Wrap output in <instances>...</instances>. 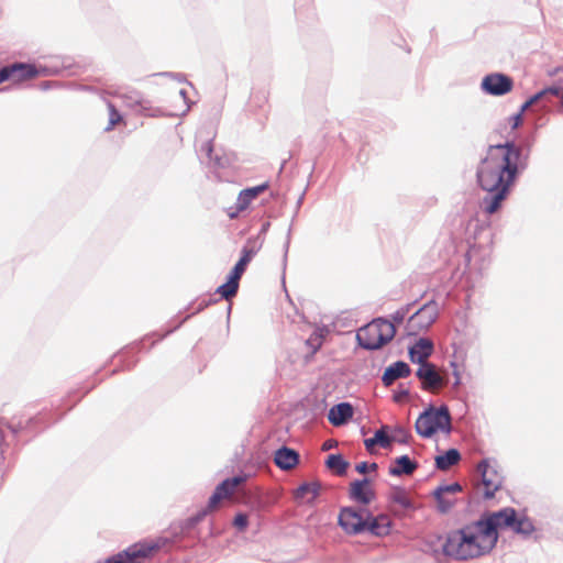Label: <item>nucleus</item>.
Segmentation results:
<instances>
[{
	"mask_svg": "<svg viewBox=\"0 0 563 563\" xmlns=\"http://www.w3.org/2000/svg\"><path fill=\"white\" fill-rule=\"evenodd\" d=\"M327 466L342 475L345 473L349 463L341 455L331 454L328 456Z\"/></svg>",
	"mask_w": 563,
	"mask_h": 563,
	"instance_id": "393cba45",
	"label": "nucleus"
},
{
	"mask_svg": "<svg viewBox=\"0 0 563 563\" xmlns=\"http://www.w3.org/2000/svg\"><path fill=\"white\" fill-rule=\"evenodd\" d=\"M266 185H260L242 190L236 199L234 210L233 208L229 209V217L231 219L238 217V214L244 211L250 206V203L266 189Z\"/></svg>",
	"mask_w": 563,
	"mask_h": 563,
	"instance_id": "4468645a",
	"label": "nucleus"
},
{
	"mask_svg": "<svg viewBox=\"0 0 563 563\" xmlns=\"http://www.w3.org/2000/svg\"><path fill=\"white\" fill-rule=\"evenodd\" d=\"M407 395H408V391H407V390H404V391L399 393V395H397V396L395 397V399H396L397 401H400L401 397H402V396H407Z\"/></svg>",
	"mask_w": 563,
	"mask_h": 563,
	"instance_id": "58836bf2",
	"label": "nucleus"
},
{
	"mask_svg": "<svg viewBox=\"0 0 563 563\" xmlns=\"http://www.w3.org/2000/svg\"><path fill=\"white\" fill-rule=\"evenodd\" d=\"M478 472L482 475L485 498L494 497L503 484L501 476L486 461L478 464Z\"/></svg>",
	"mask_w": 563,
	"mask_h": 563,
	"instance_id": "9d476101",
	"label": "nucleus"
},
{
	"mask_svg": "<svg viewBox=\"0 0 563 563\" xmlns=\"http://www.w3.org/2000/svg\"><path fill=\"white\" fill-rule=\"evenodd\" d=\"M243 481L244 477L236 476L225 479L220 485H218L209 499L208 507L191 519L192 523H197L202 520L209 510L214 509L222 499L230 497Z\"/></svg>",
	"mask_w": 563,
	"mask_h": 563,
	"instance_id": "0eeeda50",
	"label": "nucleus"
},
{
	"mask_svg": "<svg viewBox=\"0 0 563 563\" xmlns=\"http://www.w3.org/2000/svg\"><path fill=\"white\" fill-rule=\"evenodd\" d=\"M234 527L239 530H244L247 527V517L244 514H238L233 521Z\"/></svg>",
	"mask_w": 563,
	"mask_h": 563,
	"instance_id": "7c9ffc66",
	"label": "nucleus"
},
{
	"mask_svg": "<svg viewBox=\"0 0 563 563\" xmlns=\"http://www.w3.org/2000/svg\"><path fill=\"white\" fill-rule=\"evenodd\" d=\"M454 375H455V377H456V382H455V384L457 385V384H460V375H459V373H457V372H454Z\"/></svg>",
	"mask_w": 563,
	"mask_h": 563,
	"instance_id": "79ce46f5",
	"label": "nucleus"
},
{
	"mask_svg": "<svg viewBox=\"0 0 563 563\" xmlns=\"http://www.w3.org/2000/svg\"><path fill=\"white\" fill-rule=\"evenodd\" d=\"M410 373V367L405 362H396L388 366L383 375V383L386 386L391 385L396 379L400 377H406Z\"/></svg>",
	"mask_w": 563,
	"mask_h": 563,
	"instance_id": "6ab92c4d",
	"label": "nucleus"
},
{
	"mask_svg": "<svg viewBox=\"0 0 563 563\" xmlns=\"http://www.w3.org/2000/svg\"><path fill=\"white\" fill-rule=\"evenodd\" d=\"M495 545L490 528L478 520L450 532L443 551L455 560H468L489 553Z\"/></svg>",
	"mask_w": 563,
	"mask_h": 563,
	"instance_id": "f03ea898",
	"label": "nucleus"
},
{
	"mask_svg": "<svg viewBox=\"0 0 563 563\" xmlns=\"http://www.w3.org/2000/svg\"><path fill=\"white\" fill-rule=\"evenodd\" d=\"M353 416V407L347 402L333 406L328 413V419L333 426L344 424Z\"/></svg>",
	"mask_w": 563,
	"mask_h": 563,
	"instance_id": "a211bd4d",
	"label": "nucleus"
},
{
	"mask_svg": "<svg viewBox=\"0 0 563 563\" xmlns=\"http://www.w3.org/2000/svg\"><path fill=\"white\" fill-rule=\"evenodd\" d=\"M319 492L318 483H306L297 488L295 498L300 503L311 504L318 497Z\"/></svg>",
	"mask_w": 563,
	"mask_h": 563,
	"instance_id": "412c9836",
	"label": "nucleus"
},
{
	"mask_svg": "<svg viewBox=\"0 0 563 563\" xmlns=\"http://www.w3.org/2000/svg\"><path fill=\"white\" fill-rule=\"evenodd\" d=\"M207 152V155L209 156V158L211 159V153H212V145L210 142L206 143L205 147H203Z\"/></svg>",
	"mask_w": 563,
	"mask_h": 563,
	"instance_id": "e433bc0d",
	"label": "nucleus"
},
{
	"mask_svg": "<svg viewBox=\"0 0 563 563\" xmlns=\"http://www.w3.org/2000/svg\"><path fill=\"white\" fill-rule=\"evenodd\" d=\"M543 90L545 92V96L547 95H553V96L560 97L562 95V92H563L562 88L558 87V86L549 87V88H545Z\"/></svg>",
	"mask_w": 563,
	"mask_h": 563,
	"instance_id": "473e14b6",
	"label": "nucleus"
},
{
	"mask_svg": "<svg viewBox=\"0 0 563 563\" xmlns=\"http://www.w3.org/2000/svg\"><path fill=\"white\" fill-rule=\"evenodd\" d=\"M417 468V463L411 461L407 455L397 457L389 468V473L394 476H400L402 474L410 475Z\"/></svg>",
	"mask_w": 563,
	"mask_h": 563,
	"instance_id": "4be33fe9",
	"label": "nucleus"
},
{
	"mask_svg": "<svg viewBox=\"0 0 563 563\" xmlns=\"http://www.w3.org/2000/svg\"><path fill=\"white\" fill-rule=\"evenodd\" d=\"M460 460L461 454L456 449H450L445 453L437 455L434 459L437 468L441 471L449 470L451 466L457 464Z\"/></svg>",
	"mask_w": 563,
	"mask_h": 563,
	"instance_id": "5701e85b",
	"label": "nucleus"
},
{
	"mask_svg": "<svg viewBox=\"0 0 563 563\" xmlns=\"http://www.w3.org/2000/svg\"><path fill=\"white\" fill-rule=\"evenodd\" d=\"M560 71H561V74H562V79H563V68H562Z\"/></svg>",
	"mask_w": 563,
	"mask_h": 563,
	"instance_id": "c03bdc74",
	"label": "nucleus"
},
{
	"mask_svg": "<svg viewBox=\"0 0 563 563\" xmlns=\"http://www.w3.org/2000/svg\"><path fill=\"white\" fill-rule=\"evenodd\" d=\"M416 375L421 380L422 387L427 390H434L443 385V378L431 363L420 365Z\"/></svg>",
	"mask_w": 563,
	"mask_h": 563,
	"instance_id": "ddd939ff",
	"label": "nucleus"
},
{
	"mask_svg": "<svg viewBox=\"0 0 563 563\" xmlns=\"http://www.w3.org/2000/svg\"><path fill=\"white\" fill-rule=\"evenodd\" d=\"M484 526H488L495 537V543L498 540V529L509 528L516 533L530 536L534 531L532 521L525 517H518L514 508H504L501 510L488 514L481 519Z\"/></svg>",
	"mask_w": 563,
	"mask_h": 563,
	"instance_id": "7ed1b4c3",
	"label": "nucleus"
},
{
	"mask_svg": "<svg viewBox=\"0 0 563 563\" xmlns=\"http://www.w3.org/2000/svg\"><path fill=\"white\" fill-rule=\"evenodd\" d=\"M439 308L434 301H430L422 306L415 314H412L407 323L409 334H417L427 330L438 318Z\"/></svg>",
	"mask_w": 563,
	"mask_h": 563,
	"instance_id": "423d86ee",
	"label": "nucleus"
},
{
	"mask_svg": "<svg viewBox=\"0 0 563 563\" xmlns=\"http://www.w3.org/2000/svg\"><path fill=\"white\" fill-rule=\"evenodd\" d=\"M519 156V148L507 143L490 146L481 163L477 178L481 187L488 192L482 201V207L488 214L495 213L505 200L517 175Z\"/></svg>",
	"mask_w": 563,
	"mask_h": 563,
	"instance_id": "f257e3e1",
	"label": "nucleus"
},
{
	"mask_svg": "<svg viewBox=\"0 0 563 563\" xmlns=\"http://www.w3.org/2000/svg\"><path fill=\"white\" fill-rule=\"evenodd\" d=\"M247 264L244 263V261H239L234 268L232 269V272L230 273L229 277H231V279H234L239 283L242 274L244 273L245 268H246Z\"/></svg>",
	"mask_w": 563,
	"mask_h": 563,
	"instance_id": "c85d7f7f",
	"label": "nucleus"
},
{
	"mask_svg": "<svg viewBox=\"0 0 563 563\" xmlns=\"http://www.w3.org/2000/svg\"><path fill=\"white\" fill-rule=\"evenodd\" d=\"M36 70L32 65L29 64H13L9 67H4L0 70V84L5 80H12L14 82L31 78L35 76Z\"/></svg>",
	"mask_w": 563,
	"mask_h": 563,
	"instance_id": "f8f14e48",
	"label": "nucleus"
},
{
	"mask_svg": "<svg viewBox=\"0 0 563 563\" xmlns=\"http://www.w3.org/2000/svg\"><path fill=\"white\" fill-rule=\"evenodd\" d=\"M274 460L276 465L282 470H290L297 465L298 454L291 449L282 448L276 451Z\"/></svg>",
	"mask_w": 563,
	"mask_h": 563,
	"instance_id": "aec40b11",
	"label": "nucleus"
},
{
	"mask_svg": "<svg viewBox=\"0 0 563 563\" xmlns=\"http://www.w3.org/2000/svg\"><path fill=\"white\" fill-rule=\"evenodd\" d=\"M433 495H434V498L438 501V509L441 512H448L452 508V506L454 505V500L450 499V498H446L445 494L442 493L439 489H435Z\"/></svg>",
	"mask_w": 563,
	"mask_h": 563,
	"instance_id": "cd10ccee",
	"label": "nucleus"
},
{
	"mask_svg": "<svg viewBox=\"0 0 563 563\" xmlns=\"http://www.w3.org/2000/svg\"><path fill=\"white\" fill-rule=\"evenodd\" d=\"M350 495L354 500L363 505H368L375 496L367 478L353 482L351 484Z\"/></svg>",
	"mask_w": 563,
	"mask_h": 563,
	"instance_id": "dca6fc26",
	"label": "nucleus"
},
{
	"mask_svg": "<svg viewBox=\"0 0 563 563\" xmlns=\"http://www.w3.org/2000/svg\"><path fill=\"white\" fill-rule=\"evenodd\" d=\"M216 165H219V166L221 165V163L218 158L216 159Z\"/></svg>",
	"mask_w": 563,
	"mask_h": 563,
	"instance_id": "37998d69",
	"label": "nucleus"
},
{
	"mask_svg": "<svg viewBox=\"0 0 563 563\" xmlns=\"http://www.w3.org/2000/svg\"><path fill=\"white\" fill-rule=\"evenodd\" d=\"M388 499L393 505L394 511L397 514L416 509L410 493L402 487H393L388 494Z\"/></svg>",
	"mask_w": 563,
	"mask_h": 563,
	"instance_id": "9b49d317",
	"label": "nucleus"
},
{
	"mask_svg": "<svg viewBox=\"0 0 563 563\" xmlns=\"http://www.w3.org/2000/svg\"><path fill=\"white\" fill-rule=\"evenodd\" d=\"M239 288V283L231 277L228 278V282L218 287L217 292L220 294L223 298L230 299L233 297Z\"/></svg>",
	"mask_w": 563,
	"mask_h": 563,
	"instance_id": "a878e982",
	"label": "nucleus"
},
{
	"mask_svg": "<svg viewBox=\"0 0 563 563\" xmlns=\"http://www.w3.org/2000/svg\"><path fill=\"white\" fill-rule=\"evenodd\" d=\"M512 121H514V123H512V128H514V129L518 128V126L521 124V121H522L521 112H520V113H518V114H516V115H514V117H512Z\"/></svg>",
	"mask_w": 563,
	"mask_h": 563,
	"instance_id": "c9c22d12",
	"label": "nucleus"
},
{
	"mask_svg": "<svg viewBox=\"0 0 563 563\" xmlns=\"http://www.w3.org/2000/svg\"><path fill=\"white\" fill-rule=\"evenodd\" d=\"M544 97H545V92H544V90H541L529 99V103L534 104L538 101L542 100Z\"/></svg>",
	"mask_w": 563,
	"mask_h": 563,
	"instance_id": "72a5a7b5",
	"label": "nucleus"
},
{
	"mask_svg": "<svg viewBox=\"0 0 563 563\" xmlns=\"http://www.w3.org/2000/svg\"><path fill=\"white\" fill-rule=\"evenodd\" d=\"M355 470L361 474H365L366 472H368V464L366 462L358 463L355 466Z\"/></svg>",
	"mask_w": 563,
	"mask_h": 563,
	"instance_id": "f704fd0d",
	"label": "nucleus"
},
{
	"mask_svg": "<svg viewBox=\"0 0 563 563\" xmlns=\"http://www.w3.org/2000/svg\"><path fill=\"white\" fill-rule=\"evenodd\" d=\"M512 79L504 74L494 73L485 76L482 80V89L492 96H503L511 91Z\"/></svg>",
	"mask_w": 563,
	"mask_h": 563,
	"instance_id": "1a4fd4ad",
	"label": "nucleus"
},
{
	"mask_svg": "<svg viewBox=\"0 0 563 563\" xmlns=\"http://www.w3.org/2000/svg\"><path fill=\"white\" fill-rule=\"evenodd\" d=\"M391 443V438L388 437L385 432V429L382 428L377 430L373 438L366 439L364 441L365 448L372 452L375 445H380L382 448H388Z\"/></svg>",
	"mask_w": 563,
	"mask_h": 563,
	"instance_id": "b1692460",
	"label": "nucleus"
},
{
	"mask_svg": "<svg viewBox=\"0 0 563 563\" xmlns=\"http://www.w3.org/2000/svg\"><path fill=\"white\" fill-rule=\"evenodd\" d=\"M391 521L388 516L380 515L373 517L366 514V529L365 531L371 532L374 536L383 537L389 533Z\"/></svg>",
	"mask_w": 563,
	"mask_h": 563,
	"instance_id": "f3484780",
	"label": "nucleus"
},
{
	"mask_svg": "<svg viewBox=\"0 0 563 563\" xmlns=\"http://www.w3.org/2000/svg\"><path fill=\"white\" fill-rule=\"evenodd\" d=\"M260 249L261 244H257L255 241H247L246 245L242 250L240 261H244L245 264H249Z\"/></svg>",
	"mask_w": 563,
	"mask_h": 563,
	"instance_id": "bb28decb",
	"label": "nucleus"
},
{
	"mask_svg": "<svg viewBox=\"0 0 563 563\" xmlns=\"http://www.w3.org/2000/svg\"><path fill=\"white\" fill-rule=\"evenodd\" d=\"M533 103H529V100H527L522 107H521V113L525 112L528 108H530Z\"/></svg>",
	"mask_w": 563,
	"mask_h": 563,
	"instance_id": "4c0bfd02",
	"label": "nucleus"
},
{
	"mask_svg": "<svg viewBox=\"0 0 563 563\" xmlns=\"http://www.w3.org/2000/svg\"><path fill=\"white\" fill-rule=\"evenodd\" d=\"M179 95L181 96V98H183L184 100H186V91H185L184 89H181V90L179 91Z\"/></svg>",
	"mask_w": 563,
	"mask_h": 563,
	"instance_id": "a19ab883",
	"label": "nucleus"
},
{
	"mask_svg": "<svg viewBox=\"0 0 563 563\" xmlns=\"http://www.w3.org/2000/svg\"><path fill=\"white\" fill-rule=\"evenodd\" d=\"M433 352V343L427 338H420L409 347V357L412 363L419 365L427 364V360Z\"/></svg>",
	"mask_w": 563,
	"mask_h": 563,
	"instance_id": "2eb2a0df",
	"label": "nucleus"
},
{
	"mask_svg": "<svg viewBox=\"0 0 563 563\" xmlns=\"http://www.w3.org/2000/svg\"><path fill=\"white\" fill-rule=\"evenodd\" d=\"M438 489L444 494L456 493V492L461 490V486L459 484H452V485H448V486H441Z\"/></svg>",
	"mask_w": 563,
	"mask_h": 563,
	"instance_id": "2f4dec72",
	"label": "nucleus"
},
{
	"mask_svg": "<svg viewBox=\"0 0 563 563\" xmlns=\"http://www.w3.org/2000/svg\"><path fill=\"white\" fill-rule=\"evenodd\" d=\"M377 468V464L376 463H372V464H368V471H375Z\"/></svg>",
	"mask_w": 563,
	"mask_h": 563,
	"instance_id": "ea45409f",
	"label": "nucleus"
},
{
	"mask_svg": "<svg viewBox=\"0 0 563 563\" xmlns=\"http://www.w3.org/2000/svg\"><path fill=\"white\" fill-rule=\"evenodd\" d=\"M366 511L347 507L339 515L340 527L349 534H357L366 529Z\"/></svg>",
	"mask_w": 563,
	"mask_h": 563,
	"instance_id": "6e6552de",
	"label": "nucleus"
},
{
	"mask_svg": "<svg viewBox=\"0 0 563 563\" xmlns=\"http://www.w3.org/2000/svg\"><path fill=\"white\" fill-rule=\"evenodd\" d=\"M396 333L394 323L385 319H376L357 332L360 345L367 350H376L389 342Z\"/></svg>",
	"mask_w": 563,
	"mask_h": 563,
	"instance_id": "20e7f679",
	"label": "nucleus"
},
{
	"mask_svg": "<svg viewBox=\"0 0 563 563\" xmlns=\"http://www.w3.org/2000/svg\"><path fill=\"white\" fill-rule=\"evenodd\" d=\"M560 97H561V99H562V102H563V92H562V95H561Z\"/></svg>",
	"mask_w": 563,
	"mask_h": 563,
	"instance_id": "a18cd8bd",
	"label": "nucleus"
},
{
	"mask_svg": "<svg viewBox=\"0 0 563 563\" xmlns=\"http://www.w3.org/2000/svg\"><path fill=\"white\" fill-rule=\"evenodd\" d=\"M110 109V118H109V125L107 126V130H111L120 120L121 117L114 109L112 104H109Z\"/></svg>",
	"mask_w": 563,
	"mask_h": 563,
	"instance_id": "c756f323",
	"label": "nucleus"
},
{
	"mask_svg": "<svg viewBox=\"0 0 563 563\" xmlns=\"http://www.w3.org/2000/svg\"><path fill=\"white\" fill-rule=\"evenodd\" d=\"M416 430L423 438H431L435 432H451V416L448 407H430L416 421Z\"/></svg>",
	"mask_w": 563,
	"mask_h": 563,
	"instance_id": "39448f33",
	"label": "nucleus"
}]
</instances>
